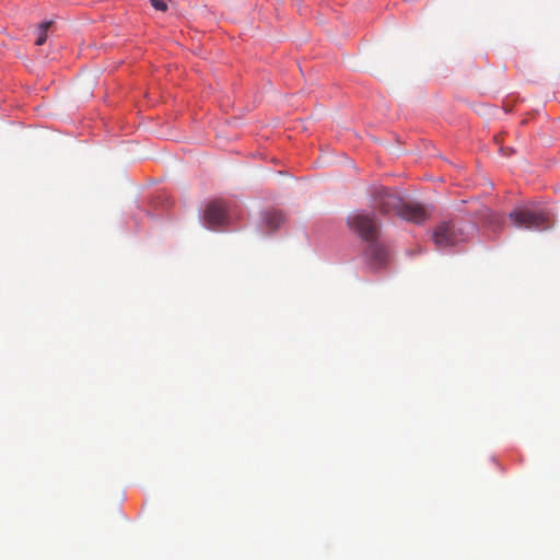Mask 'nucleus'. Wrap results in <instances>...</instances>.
Segmentation results:
<instances>
[{
	"label": "nucleus",
	"instance_id": "f257e3e1",
	"mask_svg": "<svg viewBox=\"0 0 560 560\" xmlns=\"http://www.w3.org/2000/svg\"><path fill=\"white\" fill-rule=\"evenodd\" d=\"M509 218L515 226L521 229L544 231L553 226V220L547 210L518 207L510 212Z\"/></svg>",
	"mask_w": 560,
	"mask_h": 560
},
{
	"label": "nucleus",
	"instance_id": "9d476101",
	"mask_svg": "<svg viewBox=\"0 0 560 560\" xmlns=\"http://www.w3.org/2000/svg\"><path fill=\"white\" fill-rule=\"evenodd\" d=\"M152 7L160 11H166L167 10V3L165 0H150Z\"/></svg>",
	"mask_w": 560,
	"mask_h": 560
},
{
	"label": "nucleus",
	"instance_id": "f03ea898",
	"mask_svg": "<svg viewBox=\"0 0 560 560\" xmlns=\"http://www.w3.org/2000/svg\"><path fill=\"white\" fill-rule=\"evenodd\" d=\"M347 224L365 242L378 240L382 225L373 211L352 212L347 219Z\"/></svg>",
	"mask_w": 560,
	"mask_h": 560
},
{
	"label": "nucleus",
	"instance_id": "0eeeda50",
	"mask_svg": "<svg viewBox=\"0 0 560 560\" xmlns=\"http://www.w3.org/2000/svg\"><path fill=\"white\" fill-rule=\"evenodd\" d=\"M365 256L376 266L383 265L387 259V249L375 241H369Z\"/></svg>",
	"mask_w": 560,
	"mask_h": 560
},
{
	"label": "nucleus",
	"instance_id": "9b49d317",
	"mask_svg": "<svg viewBox=\"0 0 560 560\" xmlns=\"http://www.w3.org/2000/svg\"><path fill=\"white\" fill-rule=\"evenodd\" d=\"M492 217H493V220H494L495 222H497V221H498V222H500V221H501V218H500L499 215H497V214H492Z\"/></svg>",
	"mask_w": 560,
	"mask_h": 560
},
{
	"label": "nucleus",
	"instance_id": "20e7f679",
	"mask_svg": "<svg viewBox=\"0 0 560 560\" xmlns=\"http://www.w3.org/2000/svg\"><path fill=\"white\" fill-rule=\"evenodd\" d=\"M371 202L373 208L383 215L390 212L397 214L399 207L402 205V197L390 188L380 186L373 189Z\"/></svg>",
	"mask_w": 560,
	"mask_h": 560
},
{
	"label": "nucleus",
	"instance_id": "7ed1b4c3",
	"mask_svg": "<svg viewBox=\"0 0 560 560\" xmlns=\"http://www.w3.org/2000/svg\"><path fill=\"white\" fill-rule=\"evenodd\" d=\"M432 240L436 248L442 249L455 246L466 240V234L456 221H443L438 224L432 233Z\"/></svg>",
	"mask_w": 560,
	"mask_h": 560
},
{
	"label": "nucleus",
	"instance_id": "1a4fd4ad",
	"mask_svg": "<svg viewBox=\"0 0 560 560\" xmlns=\"http://www.w3.org/2000/svg\"><path fill=\"white\" fill-rule=\"evenodd\" d=\"M50 25H51L50 21H45V22L39 24V26H38L39 34H38V37H37V39L35 42V44L37 46H42L46 42L47 31L50 27Z\"/></svg>",
	"mask_w": 560,
	"mask_h": 560
},
{
	"label": "nucleus",
	"instance_id": "6e6552de",
	"mask_svg": "<svg viewBox=\"0 0 560 560\" xmlns=\"http://www.w3.org/2000/svg\"><path fill=\"white\" fill-rule=\"evenodd\" d=\"M262 221H264L265 226L270 232H272V231L277 230L284 222V217L281 212L272 210V211H267L264 214Z\"/></svg>",
	"mask_w": 560,
	"mask_h": 560
},
{
	"label": "nucleus",
	"instance_id": "39448f33",
	"mask_svg": "<svg viewBox=\"0 0 560 560\" xmlns=\"http://www.w3.org/2000/svg\"><path fill=\"white\" fill-rule=\"evenodd\" d=\"M203 222L212 230L223 226L226 223L225 205L220 200L209 202L203 212Z\"/></svg>",
	"mask_w": 560,
	"mask_h": 560
},
{
	"label": "nucleus",
	"instance_id": "423d86ee",
	"mask_svg": "<svg viewBox=\"0 0 560 560\" xmlns=\"http://www.w3.org/2000/svg\"><path fill=\"white\" fill-rule=\"evenodd\" d=\"M397 215L406 221L416 224H421L430 218L429 212L422 205L405 201L404 199L401 207H399Z\"/></svg>",
	"mask_w": 560,
	"mask_h": 560
}]
</instances>
